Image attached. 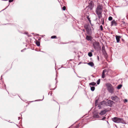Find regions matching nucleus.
Listing matches in <instances>:
<instances>
[{
	"instance_id": "41",
	"label": "nucleus",
	"mask_w": 128,
	"mask_h": 128,
	"mask_svg": "<svg viewBox=\"0 0 128 128\" xmlns=\"http://www.w3.org/2000/svg\"><path fill=\"white\" fill-rule=\"evenodd\" d=\"M103 19H104L103 18H102L101 20H102H102H103Z\"/></svg>"
},
{
	"instance_id": "39",
	"label": "nucleus",
	"mask_w": 128,
	"mask_h": 128,
	"mask_svg": "<svg viewBox=\"0 0 128 128\" xmlns=\"http://www.w3.org/2000/svg\"><path fill=\"white\" fill-rule=\"evenodd\" d=\"M7 7H6V8H5V9L2 10L1 11H3V10H4L6 9L7 8Z\"/></svg>"
},
{
	"instance_id": "35",
	"label": "nucleus",
	"mask_w": 128,
	"mask_h": 128,
	"mask_svg": "<svg viewBox=\"0 0 128 128\" xmlns=\"http://www.w3.org/2000/svg\"><path fill=\"white\" fill-rule=\"evenodd\" d=\"M97 59L98 61L99 60V58L98 56H97Z\"/></svg>"
},
{
	"instance_id": "20",
	"label": "nucleus",
	"mask_w": 128,
	"mask_h": 128,
	"mask_svg": "<svg viewBox=\"0 0 128 128\" xmlns=\"http://www.w3.org/2000/svg\"><path fill=\"white\" fill-rule=\"evenodd\" d=\"M91 88V90L92 91H93L95 90V87L94 86H90Z\"/></svg>"
},
{
	"instance_id": "19",
	"label": "nucleus",
	"mask_w": 128,
	"mask_h": 128,
	"mask_svg": "<svg viewBox=\"0 0 128 128\" xmlns=\"http://www.w3.org/2000/svg\"><path fill=\"white\" fill-rule=\"evenodd\" d=\"M86 18L89 22L91 24V20H90V18H89V16H87Z\"/></svg>"
},
{
	"instance_id": "2",
	"label": "nucleus",
	"mask_w": 128,
	"mask_h": 128,
	"mask_svg": "<svg viewBox=\"0 0 128 128\" xmlns=\"http://www.w3.org/2000/svg\"><path fill=\"white\" fill-rule=\"evenodd\" d=\"M106 86L108 92L111 94H112L114 92V86L110 83L106 84Z\"/></svg>"
},
{
	"instance_id": "50",
	"label": "nucleus",
	"mask_w": 128,
	"mask_h": 128,
	"mask_svg": "<svg viewBox=\"0 0 128 128\" xmlns=\"http://www.w3.org/2000/svg\"><path fill=\"white\" fill-rule=\"evenodd\" d=\"M56 80V78L55 79V80Z\"/></svg>"
},
{
	"instance_id": "12",
	"label": "nucleus",
	"mask_w": 128,
	"mask_h": 128,
	"mask_svg": "<svg viewBox=\"0 0 128 128\" xmlns=\"http://www.w3.org/2000/svg\"><path fill=\"white\" fill-rule=\"evenodd\" d=\"M107 111L106 110H103L99 114L100 115H103L105 114L107 112Z\"/></svg>"
},
{
	"instance_id": "17",
	"label": "nucleus",
	"mask_w": 128,
	"mask_h": 128,
	"mask_svg": "<svg viewBox=\"0 0 128 128\" xmlns=\"http://www.w3.org/2000/svg\"><path fill=\"white\" fill-rule=\"evenodd\" d=\"M96 84V83L94 82H92L91 83H90L89 84V85H91L92 86H94Z\"/></svg>"
},
{
	"instance_id": "43",
	"label": "nucleus",
	"mask_w": 128,
	"mask_h": 128,
	"mask_svg": "<svg viewBox=\"0 0 128 128\" xmlns=\"http://www.w3.org/2000/svg\"><path fill=\"white\" fill-rule=\"evenodd\" d=\"M122 40L123 41H124V40L123 39H122Z\"/></svg>"
},
{
	"instance_id": "1",
	"label": "nucleus",
	"mask_w": 128,
	"mask_h": 128,
	"mask_svg": "<svg viewBox=\"0 0 128 128\" xmlns=\"http://www.w3.org/2000/svg\"><path fill=\"white\" fill-rule=\"evenodd\" d=\"M102 7L100 5H98L96 9V12L98 18L100 19L102 17Z\"/></svg>"
},
{
	"instance_id": "47",
	"label": "nucleus",
	"mask_w": 128,
	"mask_h": 128,
	"mask_svg": "<svg viewBox=\"0 0 128 128\" xmlns=\"http://www.w3.org/2000/svg\"><path fill=\"white\" fill-rule=\"evenodd\" d=\"M42 52H44L43 51H42Z\"/></svg>"
},
{
	"instance_id": "9",
	"label": "nucleus",
	"mask_w": 128,
	"mask_h": 128,
	"mask_svg": "<svg viewBox=\"0 0 128 128\" xmlns=\"http://www.w3.org/2000/svg\"><path fill=\"white\" fill-rule=\"evenodd\" d=\"M103 102H101L99 104H98V103H95L94 105L96 106L98 105V107L100 109L101 107V105H102Z\"/></svg>"
},
{
	"instance_id": "13",
	"label": "nucleus",
	"mask_w": 128,
	"mask_h": 128,
	"mask_svg": "<svg viewBox=\"0 0 128 128\" xmlns=\"http://www.w3.org/2000/svg\"><path fill=\"white\" fill-rule=\"evenodd\" d=\"M86 33L89 35H91L92 34V31L91 30L88 29L86 30Z\"/></svg>"
},
{
	"instance_id": "7",
	"label": "nucleus",
	"mask_w": 128,
	"mask_h": 128,
	"mask_svg": "<svg viewBox=\"0 0 128 128\" xmlns=\"http://www.w3.org/2000/svg\"><path fill=\"white\" fill-rule=\"evenodd\" d=\"M106 72H107V73H108V72L107 71V70L106 69H104L103 70L102 75V78H105V77H106L105 73Z\"/></svg>"
},
{
	"instance_id": "33",
	"label": "nucleus",
	"mask_w": 128,
	"mask_h": 128,
	"mask_svg": "<svg viewBox=\"0 0 128 128\" xmlns=\"http://www.w3.org/2000/svg\"><path fill=\"white\" fill-rule=\"evenodd\" d=\"M52 92H51L50 93V92H49L48 94V95H49V94H50V95L51 96H52Z\"/></svg>"
},
{
	"instance_id": "25",
	"label": "nucleus",
	"mask_w": 128,
	"mask_h": 128,
	"mask_svg": "<svg viewBox=\"0 0 128 128\" xmlns=\"http://www.w3.org/2000/svg\"><path fill=\"white\" fill-rule=\"evenodd\" d=\"M112 19V18L111 16H110L108 18V20L109 21H111Z\"/></svg>"
},
{
	"instance_id": "44",
	"label": "nucleus",
	"mask_w": 128,
	"mask_h": 128,
	"mask_svg": "<svg viewBox=\"0 0 128 128\" xmlns=\"http://www.w3.org/2000/svg\"><path fill=\"white\" fill-rule=\"evenodd\" d=\"M57 81L56 80V83H57Z\"/></svg>"
},
{
	"instance_id": "45",
	"label": "nucleus",
	"mask_w": 128,
	"mask_h": 128,
	"mask_svg": "<svg viewBox=\"0 0 128 128\" xmlns=\"http://www.w3.org/2000/svg\"><path fill=\"white\" fill-rule=\"evenodd\" d=\"M28 34L27 33H26V34Z\"/></svg>"
},
{
	"instance_id": "52",
	"label": "nucleus",
	"mask_w": 128,
	"mask_h": 128,
	"mask_svg": "<svg viewBox=\"0 0 128 128\" xmlns=\"http://www.w3.org/2000/svg\"><path fill=\"white\" fill-rule=\"evenodd\" d=\"M36 100V101H37V100Z\"/></svg>"
},
{
	"instance_id": "4",
	"label": "nucleus",
	"mask_w": 128,
	"mask_h": 128,
	"mask_svg": "<svg viewBox=\"0 0 128 128\" xmlns=\"http://www.w3.org/2000/svg\"><path fill=\"white\" fill-rule=\"evenodd\" d=\"M111 99L116 102H117L120 101V99L116 96H112L111 98Z\"/></svg>"
},
{
	"instance_id": "54",
	"label": "nucleus",
	"mask_w": 128,
	"mask_h": 128,
	"mask_svg": "<svg viewBox=\"0 0 128 128\" xmlns=\"http://www.w3.org/2000/svg\"><path fill=\"white\" fill-rule=\"evenodd\" d=\"M43 99H42V100H43Z\"/></svg>"
},
{
	"instance_id": "36",
	"label": "nucleus",
	"mask_w": 128,
	"mask_h": 128,
	"mask_svg": "<svg viewBox=\"0 0 128 128\" xmlns=\"http://www.w3.org/2000/svg\"><path fill=\"white\" fill-rule=\"evenodd\" d=\"M104 24V19H103V20H102V24Z\"/></svg>"
},
{
	"instance_id": "10",
	"label": "nucleus",
	"mask_w": 128,
	"mask_h": 128,
	"mask_svg": "<svg viewBox=\"0 0 128 128\" xmlns=\"http://www.w3.org/2000/svg\"><path fill=\"white\" fill-rule=\"evenodd\" d=\"M116 42L118 43L120 41V38L121 37V36H120L117 35L116 36Z\"/></svg>"
},
{
	"instance_id": "3",
	"label": "nucleus",
	"mask_w": 128,
	"mask_h": 128,
	"mask_svg": "<svg viewBox=\"0 0 128 128\" xmlns=\"http://www.w3.org/2000/svg\"><path fill=\"white\" fill-rule=\"evenodd\" d=\"M112 120L114 122H121L124 123V121L122 118H120L117 117H114L112 118Z\"/></svg>"
},
{
	"instance_id": "31",
	"label": "nucleus",
	"mask_w": 128,
	"mask_h": 128,
	"mask_svg": "<svg viewBox=\"0 0 128 128\" xmlns=\"http://www.w3.org/2000/svg\"><path fill=\"white\" fill-rule=\"evenodd\" d=\"M14 0H9V2H11L13 1Z\"/></svg>"
},
{
	"instance_id": "18",
	"label": "nucleus",
	"mask_w": 128,
	"mask_h": 128,
	"mask_svg": "<svg viewBox=\"0 0 128 128\" xmlns=\"http://www.w3.org/2000/svg\"><path fill=\"white\" fill-rule=\"evenodd\" d=\"M36 44L37 46H40V42L38 41H36Z\"/></svg>"
},
{
	"instance_id": "53",
	"label": "nucleus",
	"mask_w": 128,
	"mask_h": 128,
	"mask_svg": "<svg viewBox=\"0 0 128 128\" xmlns=\"http://www.w3.org/2000/svg\"><path fill=\"white\" fill-rule=\"evenodd\" d=\"M43 99H42V100H43Z\"/></svg>"
},
{
	"instance_id": "23",
	"label": "nucleus",
	"mask_w": 128,
	"mask_h": 128,
	"mask_svg": "<svg viewBox=\"0 0 128 128\" xmlns=\"http://www.w3.org/2000/svg\"><path fill=\"white\" fill-rule=\"evenodd\" d=\"M56 36H51V38L52 39L56 38Z\"/></svg>"
},
{
	"instance_id": "21",
	"label": "nucleus",
	"mask_w": 128,
	"mask_h": 128,
	"mask_svg": "<svg viewBox=\"0 0 128 128\" xmlns=\"http://www.w3.org/2000/svg\"><path fill=\"white\" fill-rule=\"evenodd\" d=\"M122 85L121 84H119L118 85L117 87V88L118 89H120L122 87Z\"/></svg>"
},
{
	"instance_id": "28",
	"label": "nucleus",
	"mask_w": 128,
	"mask_h": 128,
	"mask_svg": "<svg viewBox=\"0 0 128 128\" xmlns=\"http://www.w3.org/2000/svg\"><path fill=\"white\" fill-rule=\"evenodd\" d=\"M102 52L104 54L105 53L106 54L105 50H102Z\"/></svg>"
},
{
	"instance_id": "32",
	"label": "nucleus",
	"mask_w": 128,
	"mask_h": 128,
	"mask_svg": "<svg viewBox=\"0 0 128 128\" xmlns=\"http://www.w3.org/2000/svg\"><path fill=\"white\" fill-rule=\"evenodd\" d=\"M98 99L96 100L95 101V103H98Z\"/></svg>"
},
{
	"instance_id": "14",
	"label": "nucleus",
	"mask_w": 128,
	"mask_h": 128,
	"mask_svg": "<svg viewBox=\"0 0 128 128\" xmlns=\"http://www.w3.org/2000/svg\"><path fill=\"white\" fill-rule=\"evenodd\" d=\"M89 24H86L84 26V28L86 30L89 28Z\"/></svg>"
},
{
	"instance_id": "48",
	"label": "nucleus",
	"mask_w": 128,
	"mask_h": 128,
	"mask_svg": "<svg viewBox=\"0 0 128 128\" xmlns=\"http://www.w3.org/2000/svg\"><path fill=\"white\" fill-rule=\"evenodd\" d=\"M78 77H79V78H80V77H79V76H78Z\"/></svg>"
},
{
	"instance_id": "15",
	"label": "nucleus",
	"mask_w": 128,
	"mask_h": 128,
	"mask_svg": "<svg viewBox=\"0 0 128 128\" xmlns=\"http://www.w3.org/2000/svg\"><path fill=\"white\" fill-rule=\"evenodd\" d=\"M99 116L98 115V114H94L93 115V117L95 118H98Z\"/></svg>"
},
{
	"instance_id": "37",
	"label": "nucleus",
	"mask_w": 128,
	"mask_h": 128,
	"mask_svg": "<svg viewBox=\"0 0 128 128\" xmlns=\"http://www.w3.org/2000/svg\"><path fill=\"white\" fill-rule=\"evenodd\" d=\"M125 100V102H127V100L126 99Z\"/></svg>"
},
{
	"instance_id": "30",
	"label": "nucleus",
	"mask_w": 128,
	"mask_h": 128,
	"mask_svg": "<svg viewBox=\"0 0 128 128\" xmlns=\"http://www.w3.org/2000/svg\"><path fill=\"white\" fill-rule=\"evenodd\" d=\"M106 118V117L105 116L101 120H104Z\"/></svg>"
},
{
	"instance_id": "42",
	"label": "nucleus",
	"mask_w": 128,
	"mask_h": 128,
	"mask_svg": "<svg viewBox=\"0 0 128 128\" xmlns=\"http://www.w3.org/2000/svg\"><path fill=\"white\" fill-rule=\"evenodd\" d=\"M20 117H18V120H20Z\"/></svg>"
},
{
	"instance_id": "49",
	"label": "nucleus",
	"mask_w": 128,
	"mask_h": 128,
	"mask_svg": "<svg viewBox=\"0 0 128 128\" xmlns=\"http://www.w3.org/2000/svg\"><path fill=\"white\" fill-rule=\"evenodd\" d=\"M92 76L93 77H94L92 75Z\"/></svg>"
},
{
	"instance_id": "8",
	"label": "nucleus",
	"mask_w": 128,
	"mask_h": 128,
	"mask_svg": "<svg viewBox=\"0 0 128 128\" xmlns=\"http://www.w3.org/2000/svg\"><path fill=\"white\" fill-rule=\"evenodd\" d=\"M117 23L114 20H113L111 22V26H116L117 25Z\"/></svg>"
},
{
	"instance_id": "5",
	"label": "nucleus",
	"mask_w": 128,
	"mask_h": 128,
	"mask_svg": "<svg viewBox=\"0 0 128 128\" xmlns=\"http://www.w3.org/2000/svg\"><path fill=\"white\" fill-rule=\"evenodd\" d=\"M114 103V102L113 101L111 100H108L106 103V104L108 106L110 107H112V104Z\"/></svg>"
},
{
	"instance_id": "6",
	"label": "nucleus",
	"mask_w": 128,
	"mask_h": 128,
	"mask_svg": "<svg viewBox=\"0 0 128 128\" xmlns=\"http://www.w3.org/2000/svg\"><path fill=\"white\" fill-rule=\"evenodd\" d=\"M99 45V43L98 42H94L93 43V46L94 48L96 49L98 48V46Z\"/></svg>"
},
{
	"instance_id": "40",
	"label": "nucleus",
	"mask_w": 128,
	"mask_h": 128,
	"mask_svg": "<svg viewBox=\"0 0 128 128\" xmlns=\"http://www.w3.org/2000/svg\"><path fill=\"white\" fill-rule=\"evenodd\" d=\"M82 30L84 32H85V30L84 29H83Z\"/></svg>"
},
{
	"instance_id": "11",
	"label": "nucleus",
	"mask_w": 128,
	"mask_h": 128,
	"mask_svg": "<svg viewBox=\"0 0 128 128\" xmlns=\"http://www.w3.org/2000/svg\"><path fill=\"white\" fill-rule=\"evenodd\" d=\"M86 38V39L88 41H91L92 38L90 36L87 35Z\"/></svg>"
},
{
	"instance_id": "16",
	"label": "nucleus",
	"mask_w": 128,
	"mask_h": 128,
	"mask_svg": "<svg viewBox=\"0 0 128 128\" xmlns=\"http://www.w3.org/2000/svg\"><path fill=\"white\" fill-rule=\"evenodd\" d=\"M88 64L89 65V66H91L92 67L94 66V63L92 62H90L88 63Z\"/></svg>"
},
{
	"instance_id": "38",
	"label": "nucleus",
	"mask_w": 128,
	"mask_h": 128,
	"mask_svg": "<svg viewBox=\"0 0 128 128\" xmlns=\"http://www.w3.org/2000/svg\"><path fill=\"white\" fill-rule=\"evenodd\" d=\"M78 128V126L75 127L74 128Z\"/></svg>"
},
{
	"instance_id": "22",
	"label": "nucleus",
	"mask_w": 128,
	"mask_h": 128,
	"mask_svg": "<svg viewBox=\"0 0 128 128\" xmlns=\"http://www.w3.org/2000/svg\"><path fill=\"white\" fill-rule=\"evenodd\" d=\"M88 55L89 56L91 57L92 56V53L91 52H89L88 54Z\"/></svg>"
},
{
	"instance_id": "26",
	"label": "nucleus",
	"mask_w": 128,
	"mask_h": 128,
	"mask_svg": "<svg viewBox=\"0 0 128 128\" xmlns=\"http://www.w3.org/2000/svg\"><path fill=\"white\" fill-rule=\"evenodd\" d=\"M66 9V7L65 6H64L62 8V10H65Z\"/></svg>"
},
{
	"instance_id": "24",
	"label": "nucleus",
	"mask_w": 128,
	"mask_h": 128,
	"mask_svg": "<svg viewBox=\"0 0 128 128\" xmlns=\"http://www.w3.org/2000/svg\"><path fill=\"white\" fill-rule=\"evenodd\" d=\"M100 79H99L96 81V83L98 84H100Z\"/></svg>"
},
{
	"instance_id": "34",
	"label": "nucleus",
	"mask_w": 128,
	"mask_h": 128,
	"mask_svg": "<svg viewBox=\"0 0 128 128\" xmlns=\"http://www.w3.org/2000/svg\"><path fill=\"white\" fill-rule=\"evenodd\" d=\"M26 49V48H25L24 49L21 50V52H23L24 51V50H25Z\"/></svg>"
},
{
	"instance_id": "46",
	"label": "nucleus",
	"mask_w": 128,
	"mask_h": 128,
	"mask_svg": "<svg viewBox=\"0 0 128 128\" xmlns=\"http://www.w3.org/2000/svg\"><path fill=\"white\" fill-rule=\"evenodd\" d=\"M90 4H91V3H90Z\"/></svg>"
},
{
	"instance_id": "51",
	"label": "nucleus",
	"mask_w": 128,
	"mask_h": 128,
	"mask_svg": "<svg viewBox=\"0 0 128 128\" xmlns=\"http://www.w3.org/2000/svg\"><path fill=\"white\" fill-rule=\"evenodd\" d=\"M44 98V96H43V99Z\"/></svg>"
},
{
	"instance_id": "27",
	"label": "nucleus",
	"mask_w": 128,
	"mask_h": 128,
	"mask_svg": "<svg viewBox=\"0 0 128 128\" xmlns=\"http://www.w3.org/2000/svg\"><path fill=\"white\" fill-rule=\"evenodd\" d=\"M100 30L102 31V30H103V28L102 25L100 26Z\"/></svg>"
},
{
	"instance_id": "29",
	"label": "nucleus",
	"mask_w": 128,
	"mask_h": 128,
	"mask_svg": "<svg viewBox=\"0 0 128 128\" xmlns=\"http://www.w3.org/2000/svg\"><path fill=\"white\" fill-rule=\"evenodd\" d=\"M104 47V46H102V50H105Z\"/></svg>"
}]
</instances>
